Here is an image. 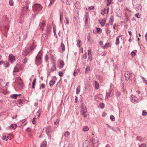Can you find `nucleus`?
I'll return each instance as SVG.
<instances>
[{
    "label": "nucleus",
    "mask_w": 147,
    "mask_h": 147,
    "mask_svg": "<svg viewBox=\"0 0 147 147\" xmlns=\"http://www.w3.org/2000/svg\"><path fill=\"white\" fill-rule=\"evenodd\" d=\"M47 145V142L46 141H44L43 143L41 146V147H45Z\"/></svg>",
    "instance_id": "nucleus-33"
},
{
    "label": "nucleus",
    "mask_w": 147,
    "mask_h": 147,
    "mask_svg": "<svg viewBox=\"0 0 147 147\" xmlns=\"http://www.w3.org/2000/svg\"><path fill=\"white\" fill-rule=\"evenodd\" d=\"M79 72V71L78 69L75 70L73 73V75L74 76H76L77 74H78Z\"/></svg>",
    "instance_id": "nucleus-29"
},
{
    "label": "nucleus",
    "mask_w": 147,
    "mask_h": 147,
    "mask_svg": "<svg viewBox=\"0 0 147 147\" xmlns=\"http://www.w3.org/2000/svg\"><path fill=\"white\" fill-rule=\"evenodd\" d=\"M147 113L146 111L145 110H144L143 111L142 115L143 116H145L146 115Z\"/></svg>",
    "instance_id": "nucleus-38"
},
{
    "label": "nucleus",
    "mask_w": 147,
    "mask_h": 147,
    "mask_svg": "<svg viewBox=\"0 0 147 147\" xmlns=\"http://www.w3.org/2000/svg\"><path fill=\"white\" fill-rule=\"evenodd\" d=\"M122 36V35H120L116 39V42L115 43L116 45L118 46L119 44V38Z\"/></svg>",
    "instance_id": "nucleus-11"
},
{
    "label": "nucleus",
    "mask_w": 147,
    "mask_h": 147,
    "mask_svg": "<svg viewBox=\"0 0 147 147\" xmlns=\"http://www.w3.org/2000/svg\"><path fill=\"white\" fill-rule=\"evenodd\" d=\"M61 1L63 3L65 2L68 5H70L71 2V0H61Z\"/></svg>",
    "instance_id": "nucleus-13"
},
{
    "label": "nucleus",
    "mask_w": 147,
    "mask_h": 147,
    "mask_svg": "<svg viewBox=\"0 0 147 147\" xmlns=\"http://www.w3.org/2000/svg\"><path fill=\"white\" fill-rule=\"evenodd\" d=\"M13 0H10L9 1V4L10 5H13Z\"/></svg>",
    "instance_id": "nucleus-45"
},
{
    "label": "nucleus",
    "mask_w": 147,
    "mask_h": 147,
    "mask_svg": "<svg viewBox=\"0 0 147 147\" xmlns=\"http://www.w3.org/2000/svg\"><path fill=\"white\" fill-rule=\"evenodd\" d=\"M59 75L60 76H62L63 75V73L62 72L59 71Z\"/></svg>",
    "instance_id": "nucleus-62"
},
{
    "label": "nucleus",
    "mask_w": 147,
    "mask_h": 147,
    "mask_svg": "<svg viewBox=\"0 0 147 147\" xmlns=\"http://www.w3.org/2000/svg\"><path fill=\"white\" fill-rule=\"evenodd\" d=\"M146 144H142L139 145L140 147H146Z\"/></svg>",
    "instance_id": "nucleus-48"
},
{
    "label": "nucleus",
    "mask_w": 147,
    "mask_h": 147,
    "mask_svg": "<svg viewBox=\"0 0 147 147\" xmlns=\"http://www.w3.org/2000/svg\"><path fill=\"white\" fill-rule=\"evenodd\" d=\"M94 7L93 6H91L89 7V10H93L94 9Z\"/></svg>",
    "instance_id": "nucleus-63"
},
{
    "label": "nucleus",
    "mask_w": 147,
    "mask_h": 147,
    "mask_svg": "<svg viewBox=\"0 0 147 147\" xmlns=\"http://www.w3.org/2000/svg\"><path fill=\"white\" fill-rule=\"evenodd\" d=\"M100 23L102 26H103L105 24L106 21L105 20H102L100 21Z\"/></svg>",
    "instance_id": "nucleus-23"
},
{
    "label": "nucleus",
    "mask_w": 147,
    "mask_h": 147,
    "mask_svg": "<svg viewBox=\"0 0 147 147\" xmlns=\"http://www.w3.org/2000/svg\"><path fill=\"white\" fill-rule=\"evenodd\" d=\"M53 32L54 35H56V28L55 26H54L53 27Z\"/></svg>",
    "instance_id": "nucleus-55"
},
{
    "label": "nucleus",
    "mask_w": 147,
    "mask_h": 147,
    "mask_svg": "<svg viewBox=\"0 0 147 147\" xmlns=\"http://www.w3.org/2000/svg\"><path fill=\"white\" fill-rule=\"evenodd\" d=\"M112 3V1L111 0H107V5H109Z\"/></svg>",
    "instance_id": "nucleus-34"
},
{
    "label": "nucleus",
    "mask_w": 147,
    "mask_h": 147,
    "mask_svg": "<svg viewBox=\"0 0 147 147\" xmlns=\"http://www.w3.org/2000/svg\"><path fill=\"white\" fill-rule=\"evenodd\" d=\"M55 80H51L49 82V85L51 87H52L53 85L55 83Z\"/></svg>",
    "instance_id": "nucleus-20"
},
{
    "label": "nucleus",
    "mask_w": 147,
    "mask_h": 147,
    "mask_svg": "<svg viewBox=\"0 0 147 147\" xmlns=\"http://www.w3.org/2000/svg\"><path fill=\"white\" fill-rule=\"evenodd\" d=\"M39 26L40 27V29L41 30H43L45 26V22L44 21H42V22H41V21Z\"/></svg>",
    "instance_id": "nucleus-9"
},
{
    "label": "nucleus",
    "mask_w": 147,
    "mask_h": 147,
    "mask_svg": "<svg viewBox=\"0 0 147 147\" xmlns=\"http://www.w3.org/2000/svg\"><path fill=\"white\" fill-rule=\"evenodd\" d=\"M19 95L17 94H13L11 95V97L12 98H16Z\"/></svg>",
    "instance_id": "nucleus-26"
},
{
    "label": "nucleus",
    "mask_w": 147,
    "mask_h": 147,
    "mask_svg": "<svg viewBox=\"0 0 147 147\" xmlns=\"http://www.w3.org/2000/svg\"><path fill=\"white\" fill-rule=\"evenodd\" d=\"M131 101L133 102H139L138 99L136 97H133L131 99Z\"/></svg>",
    "instance_id": "nucleus-15"
},
{
    "label": "nucleus",
    "mask_w": 147,
    "mask_h": 147,
    "mask_svg": "<svg viewBox=\"0 0 147 147\" xmlns=\"http://www.w3.org/2000/svg\"><path fill=\"white\" fill-rule=\"evenodd\" d=\"M87 54L86 52L84 54H83L82 56V57L84 59H86L87 58Z\"/></svg>",
    "instance_id": "nucleus-39"
},
{
    "label": "nucleus",
    "mask_w": 147,
    "mask_h": 147,
    "mask_svg": "<svg viewBox=\"0 0 147 147\" xmlns=\"http://www.w3.org/2000/svg\"><path fill=\"white\" fill-rule=\"evenodd\" d=\"M36 118L35 117H34L33 119L32 122L33 124H35L36 123V121L35 120V119Z\"/></svg>",
    "instance_id": "nucleus-40"
},
{
    "label": "nucleus",
    "mask_w": 147,
    "mask_h": 147,
    "mask_svg": "<svg viewBox=\"0 0 147 147\" xmlns=\"http://www.w3.org/2000/svg\"><path fill=\"white\" fill-rule=\"evenodd\" d=\"M42 8V7L40 4H35L33 6V9L34 12H38Z\"/></svg>",
    "instance_id": "nucleus-4"
},
{
    "label": "nucleus",
    "mask_w": 147,
    "mask_h": 147,
    "mask_svg": "<svg viewBox=\"0 0 147 147\" xmlns=\"http://www.w3.org/2000/svg\"><path fill=\"white\" fill-rule=\"evenodd\" d=\"M48 56L46 55L45 57V60L46 61H47L48 60Z\"/></svg>",
    "instance_id": "nucleus-57"
},
{
    "label": "nucleus",
    "mask_w": 147,
    "mask_h": 147,
    "mask_svg": "<svg viewBox=\"0 0 147 147\" xmlns=\"http://www.w3.org/2000/svg\"><path fill=\"white\" fill-rule=\"evenodd\" d=\"M17 127V125L16 124H12L9 126V127L11 129H15L16 128V127Z\"/></svg>",
    "instance_id": "nucleus-18"
},
{
    "label": "nucleus",
    "mask_w": 147,
    "mask_h": 147,
    "mask_svg": "<svg viewBox=\"0 0 147 147\" xmlns=\"http://www.w3.org/2000/svg\"><path fill=\"white\" fill-rule=\"evenodd\" d=\"M9 61L11 63H12L14 62L15 61V56L13 55H9Z\"/></svg>",
    "instance_id": "nucleus-8"
},
{
    "label": "nucleus",
    "mask_w": 147,
    "mask_h": 147,
    "mask_svg": "<svg viewBox=\"0 0 147 147\" xmlns=\"http://www.w3.org/2000/svg\"><path fill=\"white\" fill-rule=\"evenodd\" d=\"M51 31V28L49 26L48 27H47V32L49 34L50 32Z\"/></svg>",
    "instance_id": "nucleus-43"
},
{
    "label": "nucleus",
    "mask_w": 147,
    "mask_h": 147,
    "mask_svg": "<svg viewBox=\"0 0 147 147\" xmlns=\"http://www.w3.org/2000/svg\"><path fill=\"white\" fill-rule=\"evenodd\" d=\"M36 47L35 45L34 44H28L24 49L22 52L23 56H26L27 55H29L33 50Z\"/></svg>",
    "instance_id": "nucleus-1"
},
{
    "label": "nucleus",
    "mask_w": 147,
    "mask_h": 147,
    "mask_svg": "<svg viewBox=\"0 0 147 147\" xmlns=\"http://www.w3.org/2000/svg\"><path fill=\"white\" fill-rule=\"evenodd\" d=\"M87 39H88V42H89L90 40V34H89L88 36H87Z\"/></svg>",
    "instance_id": "nucleus-64"
},
{
    "label": "nucleus",
    "mask_w": 147,
    "mask_h": 147,
    "mask_svg": "<svg viewBox=\"0 0 147 147\" xmlns=\"http://www.w3.org/2000/svg\"><path fill=\"white\" fill-rule=\"evenodd\" d=\"M27 61V58H25L23 61V63H26Z\"/></svg>",
    "instance_id": "nucleus-59"
},
{
    "label": "nucleus",
    "mask_w": 147,
    "mask_h": 147,
    "mask_svg": "<svg viewBox=\"0 0 147 147\" xmlns=\"http://www.w3.org/2000/svg\"><path fill=\"white\" fill-rule=\"evenodd\" d=\"M106 10V9L105 8L102 11L101 14L102 15H104V14H105L106 13L105 11Z\"/></svg>",
    "instance_id": "nucleus-47"
},
{
    "label": "nucleus",
    "mask_w": 147,
    "mask_h": 147,
    "mask_svg": "<svg viewBox=\"0 0 147 147\" xmlns=\"http://www.w3.org/2000/svg\"><path fill=\"white\" fill-rule=\"evenodd\" d=\"M64 65V63L63 61H61L60 64V67L61 68H63Z\"/></svg>",
    "instance_id": "nucleus-44"
},
{
    "label": "nucleus",
    "mask_w": 147,
    "mask_h": 147,
    "mask_svg": "<svg viewBox=\"0 0 147 147\" xmlns=\"http://www.w3.org/2000/svg\"><path fill=\"white\" fill-rule=\"evenodd\" d=\"M88 19V16L87 14L86 13V14L85 15L84 17L83 18L84 20H86Z\"/></svg>",
    "instance_id": "nucleus-56"
},
{
    "label": "nucleus",
    "mask_w": 147,
    "mask_h": 147,
    "mask_svg": "<svg viewBox=\"0 0 147 147\" xmlns=\"http://www.w3.org/2000/svg\"><path fill=\"white\" fill-rule=\"evenodd\" d=\"M95 88L96 89H98L99 88V83L96 81H95Z\"/></svg>",
    "instance_id": "nucleus-19"
},
{
    "label": "nucleus",
    "mask_w": 147,
    "mask_h": 147,
    "mask_svg": "<svg viewBox=\"0 0 147 147\" xmlns=\"http://www.w3.org/2000/svg\"><path fill=\"white\" fill-rule=\"evenodd\" d=\"M90 71V67L89 66H88L86 68L85 70V72L86 73H88L89 71Z\"/></svg>",
    "instance_id": "nucleus-28"
},
{
    "label": "nucleus",
    "mask_w": 147,
    "mask_h": 147,
    "mask_svg": "<svg viewBox=\"0 0 147 147\" xmlns=\"http://www.w3.org/2000/svg\"><path fill=\"white\" fill-rule=\"evenodd\" d=\"M81 42V41L80 40H78L76 45L80 47V45H79V44Z\"/></svg>",
    "instance_id": "nucleus-51"
},
{
    "label": "nucleus",
    "mask_w": 147,
    "mask_h": 147,
    "mask_svg": "<svg viewBox=\"0 0 147 147\" xmlns=\"http://www.w3.org/2000/svg\"><path fill=\"white\" fill-rule=\"evenodd\" d=\"M96 30L97 33L99 32L101 30V29L100 28H96Z\"/></svg>",
    "instance_id": "nucleus-60"
},
{
    "label": "nucleus",
    "mask_w": 147,
    "mask_h": 147,
    "mask_svg": "<svg viewBox=\"0 0 147 147\" xmlns=\"http://www.w3.org/2000/svg\"><path fill=\"white\" fill-rule=\"evenodd\" d=\"M84 131H87L89 130V128L87 126H85L83 128Z\"/></svg>",
    "instance_id": "nucleus-37"
},
{
    "label": "nucleus",
    "mask_w": 147,
    "mask_h": 147,
    "mask_svg": "<svg viewBox=\"0 0 147 147\" xmlns=\"http://www.w3.org/2000/svg\"><path fill=\"white\" fill-rule=\"evenodd\" d=\"M55 0H50V3L49 4V6L51 4H53V2H54Z\"/></svg>",
    "instance_id": "nucleus-53"
},
{
    "label": "nucleus",
    "mask_w": 147,
    "mask_h": 147,
    "mask_svg": "<svg viewBox=\"0 0 147 147\" xmlns=\"http://www.w3.org/2000/svg\"><path fill=\"white\" fill-rule=\"evenodd\" d=\"M125 78L126 80H128L130 79L131 74L128 71H126L125 73Z\"/></svg>",
    "instance_id": "nucleus-6"
},
{
    "label": "nucleus",
    "mask_w": 147,
    "mask_h": 147,
    "mask_svg": "<svg viewBox=\"0 0 147 147\" xmlns=\"http://www.w3.org/2000/svg\"><path fill=\"white\" fill-rule=\"evenodd\" d=\"M21 69V66L20 65L17 64L14 67V69L13 71V75H14L13 74L14 72H19L20 69Z\"/></svg>",
    "instance_id": "nucleus-5"
},
{
    "label": "nucleus",
    "mask_w": 147,
    "mask_h": 147,
    "mask_svg": "<svg viewBox=\"0 0 147 147\" xmlns=\"http://www.w3.org/2000/svg\"><path fill=\"white\" fill-rule=\"evenodd\" d=\"M74 5L77 9H80V3L78 1H77L74 4Z\"/></svg>",
    "instance_id": "nucleus-12"
},
{
    "label": "nucleus",
    "mask_w": 147,
    "mask_h": 147,
    "mask_svg": "<svg viewBox=\"0 0 147 147\" xmlns=\"http://www.w3.org/2000/svg\"><path fill=\"white\" fill-rule=\"evenodd\" d=\"M69 135V132L68 131H66L64 134V136L65 137H67Z\"/></svg>",
    "instance_id": "nucleus-42"
},
{
    "label": "nucleus",
    "mask_w": 147,
    "mask_h": 147,
    "mask_svg": "<svg viewBox=\"0 0 147 147\" xmlns=\"http://www.w3.org/2000/svg\"><path fill=\"white\" fill-rule=\"evenodd\" d=\"M88 53L89 56H92V53L91 50H88Z\"/></svg>",
    "instance_id": "nucleus-49"
},
{
    "label": "nucleus",
    "mask_w": 147,
    "mask_h": 147,
    "mask_svg": "<svg viewBox=\"0 0 147 147\" xmlns=\"http://www.w3.org/2000/svg\"><path fill=\"white\" fill-rule=\"evenodd\" d=\"M81 114L83 115L84 117H86L87 116L86 113L87 112V109L86 108V106L83 103H82L81 106Z\"/></svg>",
    "instance_id": "nucleus-3"
},
{
    "label": "nucleus",
    "mask_w": 147,
    "mask_h": 147,
    "mask_svg": "<svg viewBox=\"0 0 147 147\" xmlns=\"http://www.w3.org/2000/svg\"><path fill=\"white\" fill-rule=\"evenodd\" d=\"M136 55V53L135 52L133 51H132L131 53V55L132 57Z\"/></svg>",
    "instance_id": "nucleus-54"
},
{
    "label": "nucleus",
    "mask_w": 147,
    "mask_h": 147,
    "mask_svg": "<svg viewBox=\"0 0 147 147\" xmlns=\"http://www.w3.org/2000/svg\"><path fill=\"white\" fill-rule=\"evenodd\" d=\"M113 17H111L110 18V20L109 21V22L110 24L111 25H112L113 24Z\"/></svg>",
    "instance_id": "nucleus-35"
},
{
    "label": "nucleus",
    "mask_w": 147,
    "mask_h": 147,
    "mask_svg": "<svg viewBox=\"0 0 147 147\" xmlns=\"http://www.w3.org/2000/svg\"><path fill=\"white\" fill-rule=\"evenodd\" d=\"M109 46V43H106L105 45L103 46L102 47L104 49L107 48Z\"/></svg>",
    "instance_id": "nucleus-31"
},
{
    "label": "nucleus",
    "mask_w": 147,
    "mask_h": 147,
    "mask_svg": "<svg viewBox=\"0 0 147 147\" xmlns=\"http://www.w3.org/2000/svg\"><path fill=\"white\" fill-rule=\"evenodd\" d=\"M142 79L144 83L146 84V85H147V81L145 79V78L143 77H142Z\"/></svg>",
    "instance_id": "nucleus-41"
},
{
    "label": "nucleus",
    "mask_w": 147,
    "mask_h": 147,
    "mask_svg": "<svg viewBox=\"0 0 147 147\" xmlns=\"http://www.w3.org/2000/svg\"><path fill=\"white\" fill-rule=\"evenodd\" d=\"M23 10L26 9L28 10V6H26L23 7Z\"/></svg>",
    "instance_id": "nucleus-52"
},
{
    "label": "nucleus",
    "mask_w": 147,
    "mask_h": 147,
    "mask_svg": "<svg viewBox=\"0 0 147 147\" xmlns=\"http://www.w3.org/2000/svg\"><path fill=\"white\" fill-rule=\"evenodd\" d=\"M9 28V26L8 25H7L5 27V29L6 31L7 32Z\"/></svg>",
    "instance_id": "nucleus-50"
},
{
    "label": "nucleus",
    "mask_w": 147,
    "mask_h": 147,
    "mask_svg": "<svg viewBox=\"0 0 147 147\" xmlns=\"http://www.w3.org/2000/svg\"><path fill=\"white\" fill-rule=\"evenodd\" d=\"M80 86L79 85L77 87L76 89V93L77 94H78L80 93Z\"/></svg>",
    "instance_id": "nucleus-22"
},
{
    "label": "nucleus",
    "mask_w": 147,
    "mask_h": 147,
    "mask_svg": "<svg viewBox=\"0 0 147 147\" xmlns=\"http://www.w3.org/2000/svg\"><path fill=\"white\" fill-rule=\"evenodd\" d=\"M142 6L140 4H138L136 5V10L138 12H140L141 11V9H142Z\"/></svg>",
    "instance_id": "nucleus-7"
},
{
    "label": "nucleus",
    "mask_w": 147,
    "mask_h": 147,
    "mask_svg": "<svg viewBox=\"0 0 147 147\" xmlns=\"http://www.w3.org/2000/svg\"><path fill=\"white\" fill-rule=\"evenodd\" d=\"M60 21H61V20L63 19V13L61 11L60 12Z\"/></svg>",
    "instance_id": "nucleus-36"
},
{
    "label": "nucleus",
    "mask_w": 147,
    "mask_h": 147,
    "mask_svg": "<svg viewBox=\"0 0 147 147\" xmlns=\"http://www.w3.org/2000/svg\"><path fill=\"white\" fill-rule=\"evenodd\" d=\"M56 69V66L55 64H53V66L51 68V70L52 71H55Z\"/></svg>",
    "instance_id": "nucleus-24"
},
{
    "label": "nucleus",
    "mask_w": 147,
    "mask_h": 147,
    "mask_svg": "<svg viewBox=\"0 0 147 147\" xmlns=\"http://www.w3.org/2000/svg\"><path fill=\"white\" fill-rule=\"evenodd\" d=\"M51 131V127L50 126H49L46 128V132L48 135H49Z\"/></svg>",
    "instance_id": "nucleus-10"
},
{
    "label": "nucleus",
    "mask_w": 147,
    "mask_h": 147,
    "mask_svg": "<svg viewBox=\"0 0 147 147\" xmlns=\"http://www.w3.org/2000/svg\"><path fill=\"white\" fill-rule=\"evenodd\" d=\"M61 47L62 48V50L63 51H64L65 50V46L63 43H61Z\"/></svg>",
    "instance_id": "nucleus-30"
},
{
    "label": "nucleus",
    "mask_w": 147,
    "mask_h": 147,
    "mask_svg": "<svg viewBox=\"0 0 147 147\" xmlns=\"http://www.w3.org/2000/svg\"><path fill=\"white\" fill-rule=\"evenodd\" d=\"M8 137H7L6 136L4 135L3 136L2 139L3 140L7 141L8 139Z\"/></svg>",
    "instance_id": "nucleus-25"
},
{
    "label": "nucleus",
    "mask_w": 147,
    "mask_h": 147,
    "mask_svg": "<svg viewBox=\"0 0 147 147\" xmlns=\"http://www.w3.org/2000/svg\"><path fill=\"white\" fill-rule=\"evenodd\" d=\"M36 78H35L33 81V82L32 83V88L34 89L35 88V85L36 83Z\"/></svg>",
    "instance_id": "nucleus-21"
},
{
    "label": "nucleus",
    "mask_w": 147,
    "mask_h": 147,
    "mask_svg": "<svg viewBox=\"0 0 147 147\" xmlns=\"http://www.w3.org/2000/svg\"><path fill=\"white\" fill-rule=\"evenodd\" d=\"M100 107L101 109H103L104 108L105 105L103 103H100Z\"/></svg>",
    "instance_id": "nucleus-32"
},
{
    "label": "nucleus",
    "mask_w": 147,
    "mask_h": 147,
    "mask_svg": "<svg viewBox=\"0 0 147 147\" xmlns=\"http://www.w3.org/2000/svg\"><path fill=\"white\" fill-rule=\"evenodd\" d=\"M42 52L40 51L36 57V63L37 66L40 65L42 62Z\"/></svg>",
    "instance_id": "nucleus-2"
},
{
    "label": "nucleus",
    "mask_w": 147,
    "mask_h": 147,
    "mask_svg": "<svg viewBox=\"0 0 147 147\" xmlns=\"http://www.w3.org/2000/svg\"><path fill=\"white\" fill-rule=\"evenodd\" d=\"M65 18L66 19V23L67 24H69V22L67 17H65Z\"/></svg>",
    "instance_id": "nucleus-61"
},
{
    "label": "nucleus",
    "mask_w": 147,
    "mask_h": 147,
    "mask_svg": "<svg viewBox=\"0 0 147 147\" xmlns=\"http://www.w3.org/2000/svg\"><path fill=\"white\" fill-rule=\"evenodd\" d=\"M112 96V94L111 93V92L110 91H109L108 92H106V98H108L109 97H111Z\"/></svg>",
    "instance_id": "nucleus-16"
},
{
    "label": "nucleus",
    "mask_w": 147,
    "mask_h": 147,
    "mask_svg": "<svg viewBox=\"0 0 147 147\" xmlns=\"http://www.w3.org/2000/svg\"><path fill=\"white\" fill-rule=\"evenodd\" d=\"M41 109H40L37 112L36 115L35 116V117L36 118H38L40 117L41 112Z\"/></svg>",
    "instance_id": "nucleus-17"
},
{
    "label": "nucleus",
    "mask_w": 147,
    "mask_h": 147,
    "mask_svg": "<svg viewBox=\"0 0 147 147\" xmlns=\"http://www.w3.org/2000/svg\"><path fill=\"white\" fill-rule=\"evenodd\" d=\"M5 67L6 68H7L9 67L10 65L8 62H6L4 63Z\"/></svg>",
    "instance_id": "nucleus-27"
},
{
    "label": "nucleus",
    "mask_w": 147,
    "mask_h": 147,
    "mask_svg": "<svg viewBox=\"0 0 147 147\" xmlns=\"http://www.w3.org/2000/svg\"><path fill=\"white\" fill-rule=\"evenodd\" d=\"M48 35L47 34H44L42 35V38L44 40H46L48 38Z\"/></svg>",
    "instance_id": "nucleus-14"
},
{
    "label": "nucleus",
    "mask_w": 147,
    "mask_h": 147,
    "mask_svg": "<svg viewBox=\"0 0 147 147\" xmlns=\"http://www.w3.org/2000/svg\"><path fill=\"white\" fill-rule=\"evenodd\" d=\"M45 85L44 84H42L41 86H40V88H42V89L45 88Z\"/></svg>",
    "instance_id": "nucleus-58"
},
{
    "label": "nucleus",
    "mask_w": 147,
    "mask_h": 147,
    "mask_svg": "<svg viewBox=\"0 0 147 147\" xmlns=\"http://www.w3.org/2000/svg\"><path fill=\"white\" fill-rule=\"evenodd\" d=\"M110 119L113 121H115V117H114L113 115H111L110 116Z\"/></svg>",
    "instance_id": "nucleus-46"
}]
</instances>
